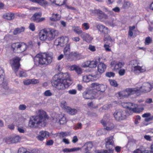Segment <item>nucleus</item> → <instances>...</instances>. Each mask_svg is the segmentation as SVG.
Listing matches in <instances>:
<instances>
[{
    "instance_id": "obj_12",
    "label": "nucleus",
    "mask_w": 153,
    "mask_h": 153,
    "mask_svg": "<svg viewBox=\"0 0 153 153\" xmlns=\"http://www.w3.org/2000/svg\"><path fill=\"white\" fill-rule=\"evenodd\" d=\"M100 77V74H90L88 76L85 75L83 76V81L85 82H88L93 80H96Z\"/></svg>"
},
{
    "instance_id": "obj_4",
    "label": "nucleus",
    "mask_w": 153,
    "mask_h": 153,
    "mask_svg": "<svg viewBox=\"0 0 153 153\" xmlns=\"http://www.w3.org/2000/svg\"><path fill=\"white\" fill-rule=\"evenodd\" d=\"M118 94L120 99H124L134 94H136L138 96L140 95V91L136 88H128L119 92Z\"/></svg>"
},
{
    "instance_id": "obj_31",
    "label": "nucleus",
    "mask_w": 153,
    "mask_h": 153,
    "mask_svg": "<svg viewBox=\"0 0 153 153\" xmlns=\"http://www.w3.org/2000/svg\"><path fill=\"white\" fill-rule=\"evenodd\" d=\"M3 17L7 20H11L14 18V14L12 13H8L3 15Z\"/></svg>"
},
{
    "instance_id": "obj_17",
    "label": "nucleus",
    "mask_w": 153,
    "mask_h": 153,
    "mask_svg": "<svg viewBox=\"0 0 153 153\" xmlns=\"http://www.w3.org/2000/svg\"><path fill=\"white\" fill-rule=\"evenodd\" d=\"M4 76H0V85H1L3 89L1 91L4 92L7 90L9 88L7 86V83L5 81H4Z\"/></svg>"
},
{
    "instance_id": "obj_48",
    "label": "nucleus",
    "mask_w": 153,
    "mask_h": 153,
    "mask_svg": "<svg viewBox=\"0 0 153 153\" xmlns=\"http://www.w3.org/2000/svg\"><path fill=\"white\" fill-rule=\"evenodd\" d=\"M18 153H30V152L25 148H21L19 149Z\"/></svg>"
},
{
    "instance_id": "obj_19",
    "label": "nucleus",
    "mask_w": 153,
    "mask_h": 153,
    "mask_svg": "<svg viewBox=\"0 0 153 153\" xmlns=\"http://www.w3.org/2000/svg\"><path fill=\"white\" fill-rule=\"evenodd\" d=\"M83 96L85 99H92L94 97L92 91L91 90L85 91L83 94Z\"/></svg>"
},
{
    "instance_id": "obj_3",
    "label": "nucleus",
    "mask_w": 153,
    "mask_h": 153,
    "mask_svg": "<svg viewBox=\"0 0 153 153\" xmlns=\"http://www.w3.org/2000/svg\"><path fill=\"white\" fill-rule=\"evenodd\" d=\"M33 59L35 65L41 67L44 65L50 63L52 61V57L49 53H43L37 54Z\"/></svg>"
},
{
    "instance_id": "obj_29",
    "label": "nucleus",
    "mask_w": 153,
    "mask_h": 153,
    "mask_svg": "<svg viewBox=\"0 0 153 153\" xmlns=\"http://www.w3.org/2000/svg\"><path fill=\"white\" fill-rule=\"evenodd\" d=\"M73 30L78 35H82L84 32H82L81 28L78 26H72Z\"/></svg>"
},
{
    "instance_id": "obj_41",
    "label": "nucleus",
    "mask_w": 153,
    "mask_h": 153,
    "mask_svg": "<svg viewBox=\"0 0 153 153\" xmlns=\"http://www.w3.org/2000/svg\"><path fill=\"white\" fill-rule=\"evenodd\" d=\"M20 140V138L19 136H16L12 138L11 143H16L18 142Z\"/></svg>"
},
{
    "instance_id": "obj_9",
    "label": "nucleus",
    "mask_w": 153,
    "mask_h": 153,
    "mask_svg": "<svg viewBox=\"0 0 153 153\" xmlns=\"http://www.w3.org/2000/svg\"><path fill=\"white\" fill-rule=\"evenodd\" d=\"M91 12L94 13L97 16V18L101 20L102 19H107L108 16L102 11L99 9H96L91 10Z\"/></svg>"
},
{
    "instance_id": "obj_10",
    "label": "nucleus",
    "mask_w": 153,
    "mask_h": 153,
    "mask_svg": "<svg viewBox=\"0 0 153 153\" xmlns=\"http://www.w3.org/2000/svg\"><path fill=\"white\" fill-rule=\"evenodd\" d=\"M20 59L18 57H16L13 59L10 60V63L13 69L15 72H16L19 70L20 65L19 61Z\"/></svg>"
},
{
    "instance_id": "obj_63",
    "label": "nucleus",
    "mask_w": 153,
    "mask_h": 153,
    "mask_svg": "<svg viewBox=\"0 0 153 153\" xmlns=\"http://www.w3.org/2000/svg\"><path fill=\"white\" fill-rule=\"evenodd\" d=\"M88 49L91 51L94 52L96 51L95 47L91 45H90L88 47Z\"/></svg>"
},
{
    "instance_id": "obj_27",
    "label": "nucleus",
    "mask_w": 153,
    "mask_h": 153,
    "mask_svg": "<svg viewBox=\"0 0 153 153\" xmlns=\"http://www.w3.org/2000/svg\"><path fill=\"white\" fill-rule=\"evenodd\" d=\"M61 16L57 13H53L52 16L50 18V20L51 21L56 22L60 20Z\"/></svg>"
},
{
    "instance_id": "obj_14",
    "label": "nucleus",
    "mask_w": 153,
    "mask_h": 153,
    "mask_svg": "<svg viewBox=\"0 0 153 153\" xmlns=\"http://www.w3.org/2000/svg\"><path fill=\"white\" fill-rule=\"evenodd\" d=\"M91 86L94 89H96L98 91L100 92H104L106 88V86L102 84H99L97 83H93L91 84Z\"/></svg>"
},
{
    "instance_id": "obj_45",
    "label": "nucleus",
    "mask_w": 153,
    "mask_h": 153,
    "mask_svg": "<svg viewBox=\"0 0 153 153\" xmlns=\"http://www.w3.org/2000/svg\"><path fill=\"white\" fill-rule=\"evenodd\" d=\"M104 41L107 40L109 41V43H112V39L110 36L108 34H106L104 35Z\"/></svg>"
},
{
    "instance_id": "obj_54",
    "label": "nucleus",
    "mask_w": 153,
    "mask_h": 153,
    "mask_svg": "<svg viewBox=\"0 0 153 153\" xmlns=\"http://www.w3.org/2000/svg\"><path fill=\"white\" fill-rule=\"evenodd\" d=\"M114 127V126L113 124L111 123L110 126H106V127L104 129L107 130H111L113 129Z\"/></svg>"
},
{
    "instance_id": "obj_60",
    "label": "nucleus",
    "mask_w": 153,
    "mask_h": 153,
    "mask_svg": "<svg viewBox=\"0 0 153 153\" xmlns=\"http://www.w3.org/2000/svg\"><path fill=\"white\" fill-rule=\"evenodd\" d=\"M29 28L32 31H34L35 30V26L34 24L33 23H30L29 26Z\"/></svg>"
},
{
    "instance_id": "obj_11",
    "label": "nucleus",
    "mask_w": 153,
    "mask_h": 153,
    "mask_svg": "<svg viewBox=\"0 0 153 153\" xmlns=\"http://www.w3.org/2000/svg\"><path fill=\"white\" fill-rule=\"evenodd\" d=\"M69 40L68 38L66 36H62L56 40L55 43L56 45L63 47L66 45Z\"/></svg>"
},
{
    "instance_id": "obj_62",
    "label": "nucleus",
    "mask_w": 153,
    "mask_h": 153,
    "mask_svg": "<svg viewBox=\"0 0 153 153\" xmlns=\"http://www.w3.org/2000/svg\"><path fill=\"white\" fill-rule=\"evenodd\" d=\"M0 76L5 77V73L3 69L0 67Z\"/></svg>"
},
{
    "instance_id": "obj_32",
    "label": "nucleus",
    "mask_w": 153,
    "mask_h": 153,
    "mask_svg": "<svg viewBox=\"0 0 153 153\" xmlns=\"http://www.w3.org/2000/svg\"><path fill=\"white\" fill-rule=\"evenodd\" d=\"M139 61L138 60H134L131 61V70L139 65Z\"/></svg>"
},
{
    "instance_id": "obj_46",
    "label": "nucleus",
    "mask_w": 153,
    "mask_h": 153,
    "mask_svg": "<svg viewBox=\"0 0 153 153\" xmlns=\"http://www.w3.org/2000/svg\"><path fill=\"white\" fill-rule=\"evenodd\" d=\"M130 5L131 3L130 2L125 1L122 7L124 9H126L130 7Z\"/></svg>"
},
{
    "instance_id": "obj_2",
    "label": "nucleus",
    "mask_w": 153,
    "mask_h": 153,
    "mask_svg": "<svg viewBox=\"0 0 153 153\" xmlns=\"http://www.w3.org/2000/svg\"><path fill=\"white\" fill-rule=\"evenodd\" d=\"M38 114V115L32 116L30 118L28 123L29 127L35 128L39 126H45L46 120L48 119L46 112L42 110H39Z\"/></svg>"
},
{
    "instance_id": "obj_15",
    "label": "nucleus",
    "mask_w": 153,
    "mask_h": 153,
    "mask_svg": "<svg viewBox=\"0 0 153 153\" xmlns=\"http://www.w3.org/2000/svg\"><path fill=\"white\" fill-rule=\"evenodd\" d=\"M97 27L100 32L104 35L108 34L110 32L108 28L102 25H97Z\"/></svg>"
},
{
    "instance_id": "obj_36",
    "label": "nucleus",
    "mask_w": 153,
    "mask_h": 153,
    "mask_svg": "<svg viewBox=\"0 0 153 153\" xmlns=\"http://www.w3.org/2000/svg\"><path fill=\"white\" fill-rule=\"evenodd\" d=\"M80 149V148L78 147V148H74L72 149H69V148H65L63 150V151L64 152H74L75 151H76L78 150H79Z\"/></svg>"
},
{
    "instance_id": "obj_23",
    "label": "nucleus",
    "mask_w": 153,
    "mask_h": 153,
    "mask_svg": "<svg viewBox=\"0 0 153 153\" xmlns=\"http://www.w3.org/2000/svg\"><path fill=\"white\" fill-rule=\"evenodd\" d=\"M106 68V66L103 63H101L98 64L97 66V69L99 74H100L103 73L105 71Z\"/></svg>"
},
{
    "instance_id": "obj_59",
    "label": "nucleus",
    "mask_w": 153,
    "mask_h": 153,
    "mask_svg": "<svg viewBox=\"0 0 153 153\" xmlns=\"http://www.w3.org/2000/svg\"><path fill=\"white\" fill-rule=\"evenodd\" d=\"M125 73V70L124 69H120L119 71V74L120 76H123Z\"/></svg>"
},
{
    "instance_id": "obj_40",
    "label": "nucleus",
    "mask_w": 153,
    "mask_h": 153,
    "mask_svg": "<svg viewBox=\"0 0 153 153\" xmlns=\"http://www.w3.org/2000/svg\"><path fill=\"white\" fill-rule=\"evenodd\" d=\"M58 120L61 124H64L66 122V118L64 116H62L61 118H58Z\"/></svg>"
},
{
    "instance_id": "obj_38",
    "label": "nucleus",
    "mask_w": 153,
    "mask_h": 153,
    "mask_svg": "<svg viewBox=\"0 0 153 153\" xmlns=\"http://www.w3.org/2000/svg\"><path fill=\"white\" fill-rule=\"evenodd\" d=\"M125 63L123 62H119L115 64L114 68L115 69H118L123 67Z\"/></svg>"
},
{
    "instance_id": "obj_51",
    "label": "nucleus",
    "mask_w": 153,
    "mask_h": 153,
    "mask_svg": "<svg viewBox=\"0 0 153 153\" xmlns=\"http://www.w3.org/2000/svg\"><path fill=\"white\" fill-rule=\"evenodd\" d=\"M69 133L67 132H62L59 133V136L60 137H64L65 136L68 135Z\"/></svg>"
},
{
    "instance_id": "obj_37",
    "label": "nucleus",
    "mask_w": 153,
    "mask_h": 153,
    "mask_svg": "<svg viewBox=\"0 0 153 153\" xmlns=\"http://www.w3.org/2000/svg\"><path fill=\"white\" fill-rule=\"evenodd\" d=\"M108 119L107 116H104L103 119L101 121V123L104 126L108 125Z\"/></svg>"
},
{
    "instance_id": "obj_53",
    "label": "nucleus",
    "mask_w": 153,
    "mask_h": 153,
    "mask_svg": "<svg viewBox=\"0 0 153 153\" xmlns=\"http://www.w3.org/2000/svg\"><path fill=\"white\" fill-rule=\"evenodd\" d=\"M114 73L111 72H107L105 74L106 76L108 77H110L112 76L114 77Z\"/></svg>"
},
{
    "instance_id": "obj_8",
    "label": "nucleus",
    "mask_w": 153,
    "mask_h": 153,
    "mask_svg": "<svg viewBox=\"0 0 153 153\" xmlns=\"http://www.w3.org/2000/svg\"><path fill=\"white\" fill-rule=\"evenodd\" d=\"M153 88V87L150 83L146 82L144 83L140 88H136L139 90L140 95L141 92L147 93L150 92Z\"/></svg>"
},
{
    "instance_id": "obj_39",
    "label": "nucleus",
    "mask_w": 153,
    "mask_h": 153,
    "mask_svg": "<svg viewBox=\"0 0 153 153\" xmlns=\"http://www.w3.org/2000/svg\"><path fill=\"white\" fill-rule=\"evenodd\" d=\"M49 31L52 34L54 38H55L56 36H57L58 35L59 32L57 30H56L54 29H51Z\"/></svg>"
},
{
    "instance_id": "obj_42",
    "label": "nucleus",
    "mask_w": 153,
    "mask_h": 153,
    "mask_svg": "<svg viewBox=\"0 0 153 153\" xmlns=\"http://www.w3.org/2000/svg\"><path fill=\"white\" fill-rule=\"evenodd\" d=\"M33 2H37L40 4H46L47 3L45 0H30Z\"/></svg>"
},
{
    "instance_id": "obj_57",
    "label": "nucleus",
    "mask_w": 153,
    "mask_h": 153,
    "mask_svg": "<svg viewBox=\"0 0 153 153\" xmlns=\"http://www.w3.org/2000/svg\"><path fill=\"white\" fill-rule=\"evenodd\" d=\"M31 84H36L39 83L38 79H31Z\"/></svg>"
},
{
    "instance_id": "obj_58",
    "label": "nucleus",
    "mask_w": 153,
    "mask_h": 153,
    "mask_svg": "<svg viewBox=\"0 0 153 153\" xmlns=\"http://www.w3.org/2000/svg\"><path fill=\"white\" fill-rule=\"evenodd\" d=\"M26 105L24 104H21L19 106V109L20 110H24L26 108Z\"/></svg>"
},
{
    "instance_id": "obj_24",
    "label": "nucleus",
    "mask_w": 153,
    "mask_h": 153,
    "mask_svg": "<svg viewBox=\"0 0 153 153\" xmlns=\"http://www.w3.org/2000/svg\"><path fill=\"white\" fill-rule=\"evenodd\" d=\"M151 150H141L138 149L134 151L133 153H153V143L151 145Z\"/></svg>"
},
{
    "instance_id": "obj_55",
    "label": "nucleus",
    "mask_w": 153,
    "mask_h": 153,
    "mask_svg": "<svg viewBox=\"0 0 153 153\" xmlns=\"http://www.w3.org/2000/svg\"><path fill=\"white\" fill-rule=\"evenodd\" d=\"M44 94L46 96H50L52 95V93L50 90H48L44 92Z\"/></svg>"
},
{
    "instance_id": "obj_28",
    "label": "nucleus",
    "mask_w": 153,
    "mask_h": 153,
    "mask_svg": "<svg viewBox=\"0 0 153 153\" xmlns=\"http://www.w3.org/2000/svg\"><path fill=\"white\" fill-rule=\"evenodd\" d=\"M52 3L56 5L61 6L65 3L66 0H50Z\"/></svg>"
},
{
    "instance_id": "obj_33",
    "label": "nucleus",
    "mask_w": 153,
    "mask_h": 153,
    "mask_svg": "<svg viewBox=\"0 0 153 153\" xmlns=\"http://www.w3.org/2000/svg\"><path fill=\"white\" fill-rule=\"evenodd\" d=\"M93 147V145L91 142H88L85 143L82 146L83 148H84L85 151H89Z\"/></svg>"
},
{
    "instance_id": "obj_20",
    "label": "nucleus",
    "mask_w": 153,
    "mask_h": 153,
    "mask_svg": "<svg viewBox=\"0 0 153 153\" xmlns=\"http://www.w3.org/2000/svg\"><path fill=\"white\" fill-rule=\"evenodd\" d=\"M70 50V44L69 43L67 44L64 50V55L67 59L69 58Z\"/></svg>"
},
{
    "instance_id": "obj_50",
    "label": "nucleus",
    "mask_w": 153,
    "mask_h": 153,
    "mask_svg": "<svg viewBox=\"0 0 153 153\" xmlns=\"http://www.w3.org/2000/svg\"><path fill=\"white\" fill-rule=\"evenodd\" d=\"M11 137H8L4 138L3 140V141L7 144H10L12 143H11Z\"/></svg>"
},
{
    "instance_id": "obj_56",
    "label": "nucleus",
    "mask_w": 153,
    "mask_h": 153,
    "mask_svg": "<svg viewBox=\"0 0 153 153\" xmlns=\"http://www.w3.org/2000/svg\"><path fill=\"white\" fill-rule=\"evenodd\" d=\"M68 93L69 94L71 95H75L76 93V90L74 89L70 90L68 91Z\"/></svg>"
},
{
    "instance_id": "obj_44",
    "label": "nucleus",
    "mask_w": 153,
    "mask_h": 153,
    "mask_svg": "<svg viewBox=\"0 0 153 153\" xmlns=\"http://www.w3.org/2000/svg\"><path fill=\"white\" fill-rule=\"evenodd\" d=\"M47 40H52L54 39V38L50 31L48 32L47 31Z\"/></svg>"
},
{
    "instance_id": "obj_47",
    "label": "nucleus",
    "mask_w": 153,
    "mask_h": 153,
    "mask_svg": "<svg viewBox=\"0 0 153 153\" xmlns=\"http://www.w3.org/2000/svg\"><path fill=\"white\" fill-rule=\"evenodd\" d=\"M109 81L111 85L115 87H117L118 86V84L117 82L114 80H109Z\"/></svg>"
},
{
    "instance_id": "obj_5",
    "label": "nucleus",
    "mask_w": 153,
    "mask_h": 153,
    "mask_svg": "<svg viewBox=\"0 0 153 153\" xmlns=\"http://www.w3.org/2000/svg\"><path fill=\"white\" fill-rule=\"evenodd\" d=\"M114 137L110 136L105 139V147L108 150H101L99 151L97 153H113V150L112 149V147L114 145Z\"/></svg>"
},
{
    "instance_id": "obj_7",
    "label": "nucleus",
    "mask_w": 153,
    "mask_h": 153,
    "mask_svg": "<svg viewBox=\"0 0 153 153\" xmlns=\"http://www.w3.org/2000/svg\"><path fill=\"white\" fill-rule=\"evenodd\" d=\"M138 107V105L137 104L128 102L127 108L131 112L137 113H140L143 110V108L139 109V108H137Z\"/></svg>"
},
{
    "instance_id": "obj_61",
    "label": "nucleus",
    "mask_w": 153,
    "mask_h": 153,
    "mask_svg": "<svg viewBox=\"0 0 153 153\" xmlns=\"http://www.w3.org/2000/svg\"><path fill=\"white\" fill-rule=\"evenodd\" d=\"M82 26L86 30H88L89 28V24L87 23H85L82 24Z\"/></svg>"
},
{
    "instance_id": "obj_22",
    "label": "nucleus",
    "mask_w": 153,
    "mask_h": 153,
    "mask_svg": "<svg viewBox=\"0 0 153 153\" xmlns=\"http://www.w3.org/2000/svg\"><path fill=\"white\" fill-rule=\"evenodd\" d=\"M81 37L83 39L87 42H90L93 39V38L91 37L89 35L83 33L81 35Z\"/></svg>"
},
{
    "instance_id": "obj_64",
    "label": "nucleus",
    "mask_w": 153,
    "mask_h": 153,
    "mask_svg": "<svg viewBox=\"0 0 153 153\" xmlns=\"http://www.w3.org/2000/svg\"><path fill=\"white\" fill-rule=\"evenodd\" d=\"M19 76L21 77H26L27 76V75L26 73L23 71H21L20 72Z\"/></svg>"
},
{
    "instance_id": "obj_43",
    "label": "nucleus",
    "mask_w": 153,
    "mask_h": 153,
    "mask_svg": "<svg viewBox=\"0 0 153 153\" xmlns=\"http://www.w3.org/2000/svg\"><path fill=\"white\" fill-rule=\"evenodd\" d=\"M98 62L97 61H90V68H95L97 66Z\"/></svg>"
},
{
    "instance_id": "obj_16",
    "label": "nucleus",
    "mask_w": 153,
    "mask_h": 153,
    "mask_svg": "<svg viewBox=\"0 0 153 153\" xmlns=\"http://www.w3.org/2000/svg\"><path fill=\"white\" fill-rule=\"evenodd\" d=\"M146 71V69L145 67L138 65L134 69H132L131 71L135 74H138L145 72Z\"/></svg>"
},
{
    "instance_id": "obj_13",
    "label": "nucleus",
    "mask_w": 153,
    "mask_h": 153,
    "mask_svg": "<svg viewBox=\"0 0 153 153\" xmlns=\"http://www.w3.org/2000/svg\"><path fill=\"white\" fill-rule=\"evenodd\" d=\"M49 133L45 131H42L39 132V135L37 136L36 138L39 141H42L45 139L49 136Z\"/></svg>"
},
{
    "instance_id": "obj_35",
    "label": "nucleus",
    "mask_w": 153,
    "mask_h": 153,
    "mask_svg": "<svg viewBox=\"0 0 153 153\" xmlns=\"http://www.w3.org/2000/svg\"><path fill=\"white\" fill-rule=\"evenodd\" d=\"M20 44V43L18 42L12 44L11 45V47L13 49V50L14 51L15 50L17 52H18Z\"/></svg>"
},
{
    "instance_id": "obj_52",
    "label": "nucleus",
    "mask_w": 153,
    "mask_h": 153,
    "mask_svg": "<svg viewBox=\"0 0 153 153\" xmlns=\"http://www.w3.org/2000/svg\"><path fill=\"white\" fill-rule=\"evenodd\" d=\"M152 40L151 38L149 37H146L145 39V43L146 45H149V43H151Z\"/></svg>"
},
{
    "instance_id": "obj_34",
    "label": "nucleus",
    "mask_w": 153,
    "mask_h": 153,
    "mask_svg": "<svg viewBox=\"0 0 153 153\" xmlns=\"http://www.w3.org/2000/svg\"><path fill=\"white\" fill-rule=\"evenodd\" d=\"M26 44L24 43H20L18 52H22L25 51L27 48Z\"/></svg>"
},
{
    "instance_id": "obj_25",
    "label": "nucleus",
    "mask_w": 153,
    "mask_h": 153,
    "mask_svg": "<svg viewBox=\"0 0 153 153\" xmlns=\"http://www.w3.org/2000/svg\"><path fill=\"white\" fill-rule=\"evenodd\" d=\"M71 70L73 71H75L78 74H80L82 73V70L80 67L76 65H73L71 66Z\"/></svg>"
},
{
    "instance_id": "obj_26",
    "label": "nucleus",
    "mask_w": 153,
    "mask_h": 153,
    "mask_svg": "<svg viewBox=\"0 0 153 153\" xmlns=\"http://www.w3.org/2000/svg\"><path fill=\"white\" fill-rule=\"evenodd\" d=\"M41 13H36L31 17V19L36 22H39V20L41 16Z\"/></svg>"
},
{
    "instance_id": "obj_1",
    "label": "nucleus",
    "mask_w": 153,
    "mask_h": 153,
    "mask_svg": "<svg viewBox=\"0 0 153 153\" xmlns=\"http://www.w3.org/2000/svg\"><path fill=\"white\" fill-rule=\"evenodd\" d=\"M73 83L67 73H60L55 75L53 77L51 84L52 86L58 90H61L59 92L60 96L65 92L64 90L68 88Z\"/></svg>"
},
{
    "instance_id": "obj_21",
    "label": "nucleus",
    "mask_w": 153,
    "mask_h": 153,
    "mask_svg": "<svg viewBox=\"0 0 153 153\" xmlns=\"http://www.w3.org/2000/svg\"><path fill=\"white\" fill-rule=\"evenodd\" d=\"M39 39L42 41L47 40V30H43L40 31L39 33Z\"/></svg>"
},
{
    "instance_id": "obj_49",
    "label": "nucleus",
    "mask_w": 153,
    "mask_h": 153,
    "mask_svg": "<svg viewBox=\"0 0 153 153\" xmlns=\"http://www.w3.org/2000/svg\"><path fill=\"white\" fill-rule=\"evenodd\" d=\"M106 43L107 44L104 45V47L106 51H111V49L110 48L109 45L111 44V43H108L107 42H106Z\"/></svg>"
},
{
    "instance_id": "obj_6",
    "label": "nucleus",
    "mask_w": 153,
    "mask_h": 153,
    "mask_svg": "<svg viewBox=\"0 0 153 153\" xmlns=\"http://www.w3.org/2000/svg\"><path fill=\"white\" fill-rule=\"evenodd\" d=\"M126 111L123 109H118L116 110L114 114L115 120L120 121L125 119L126 117Z\"/></svg>"
},
{
    "instance_id": "obj_18",
    "label": "nucleus",
    "mask_w": 153,
    "mask_h": 153,
    "mask_svg": "<svg viewBox=\"0 0 153 153\" xmlns=\"http://www.w3.org/2000/svg\"><path fill=\"white\" fill-rule=\"evenodd\" d=\"M62 107L70 114L74 115L76 114L77 112V110L74 108H72L66 106L65 105H63V106Z\"/></svg>"
},
{
    "instance_id": "obj_30",
    "label": "nucleus",
    "mask_w": 153,
    "mask_h": 153,
    "mask_svg": "<svg viewBox=\"0 0 153 153\" xmlns=\"http://www.w3.org/2000/svg\"><path fill=\"white\" fill-rule=\"evenodd\" d=\"M25 30L24 27H20L16 28L15 29L13 32V33L14 35H16L21 33L23 32Z\"/></svg>"
}]
</instances>
